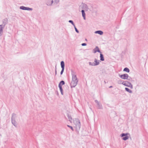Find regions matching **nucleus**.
<instances>
[{"label":"nucleus","mask_w":148,"mask_h":148,"mask_svg":"<svg viewBox=\"0 0 148 148\" xmlns=\"http://www.w3.org/2000/svg\"><path fill=\"white\" fill-rule=\"evenodd\" d=\"M67 126L68 127H69L70 128L72 131H73L74 129L72 126L69 125H67Z\"/></svg>","instance_id":"nucleus-27"},{"label":"nucleus","mask_w":148,"mask_h":148,"mask_svg":"<svg viewBox=\"0 0 148 148\" xmlns=\"http://www.w3.org/2000/svg\"><path fill=\"white\" fill-rule=\"evenodd\" d=\"M125 82L124 81H123L121 79H119L117 81V83L118 84H122L123 85L124 83H125Z\"/></svg>","instance_id":"nucleus-16"},{"label":"nucleus","mask_w":148,"mask_h":148,"mask_svg":"<svg viewBox=\"0 0 148 148\" xmlns=\"http://www.w3.org/2000/svg\"><path fill=\"white\" fill-rule=\"evenodd\" d=\"M68 117L69 121L71 122V121L72 120V117H71V116L70 115H68Z\"/></svg>","instance_id":"nucleus-24"},{"label":"nucleus","mask_w":148,"mask_h":148,"mask_svg":"<svg viewBox=\"0 0 148 148\" xmlns=\"http://www.w3.org/2000/svg\"><path fill=\"white\" fill-rule=\"evenodd\" d=\"M82 8L84 10L87 11L88 10V8L87 5L85 3H83L82 5Z\"/></svg>","instance_id":"nucleus-12"},{"label":"nucleus","mask_w":148,"mask_h":148,"mask_svg":"<svg viewBox=\"0 0 148 148\" xmlns=\"http://www.w3.org/2000/svg\"><path fill=\"white\" fill-rule=\"evenodd\" d=\"M128 135L130 136V134L128 133H122L121 134V136L123 137L122 139L124 140H126L128 139L129 138Z\"/></svg>","instance_id":"nucleus-4"},{"label":"nucleus","mask_w":148,"mask_h":148,"mask_svg":"<svg viewBox=\"0 0 148 148\" xmlns=\"http://www.w3.org/2000/svg\"><path fill=\"white\" fill-rule=\"evenodd\" d=\"M125 89L126 90V91H127V92H129L130 93H132V92L131 90H130L129 89L127 88H125Z\"/></svg>","instance_id":"nucleus-20"},{"label":"nucleus","mask_w":148,"mask_h":148,"mask_svg":"<svg viewBox=\"0 0 148 148\" xmlns=\"http://www.w3.org/2000/svg\"><path fill=\"white\" fill-rule=\"evenodd\" d=\"M14 116H15V114H13L12 116L11 117L12 123L14 126L16 127L17 126V123L15 120V118H14Z\"/></svg>","instance_id":"nucleus-7"},{"label":"nucleus","mask_w":148,"mask_h":148,"mask_svg":"<svg viewBox=\"0 0 148 148\" xmlns=\"http://www.w3.org/2000/svg\"><path fill=\"white\" fill-rule=\"evenodd\" d=\"M95 102L97 103V108L99 109H102L103 107L102 106V105L97 100H95Z\"/></svg>","instance_id":"nucleus-11"},{"label":"nucleus","mask_w":148,"mask_h":148,"mask_svg":"<svg viewBox=\"0 0 148 148\" xmlns=\"http://www.w3.org/2000/svg\"><path fill=\"white\" fill-rule=\"evenodd\" d=\"M20 9L23 10H27L32 11L33 9L31 8L25 7L24 6H21L20 7Z\"/></svg>","instance_id":"nucleus-10"},{"label":"nucleus","mask_w":148,"mask_h":148,"mask_svg":"<svg viewBox=\"0 0 148 148\" xmlns=\"http://www.w3.org/2000/svg\"><path fill=\"white\" fill-rule=\"evenodd\" d=\"M69 22L70 23H71V24L74 26V25H75V24H74L73 21L72 20H69Z\"/></svg>","instance_id":"nucleus-25"},{"label":"nucleus","mask_w":148,"mask_h":148,"mask_svg":"<svg viewBox=\"0 0 148 148\" xmlns=\"http://www.w3.org/2000/svg\"><path fill=\"white\" fill-rule=\"evenodd\" d=\"M4 27L3 26V25H0V36L2 35L3 32V29Z\"/></svg>","instance_id":"nucleus-15"},{"label":"nucleus","mask_w":148,"mask_h":148,"mask_svg":"<svg viewBox=\"0 0 148 148\" xmlns=\"http://www.w3.org/2000/svg\"><path fill=\"white\" fill-rule=\"evenodd\" d=\"M58 87H59V88L60 90V91L61 92V94L62 95H63V89H62V86H60V85L59 86H58Z\"/></svg>","instance_id":"nucleus-21"},{"label":"nucleus","mask_w":148,"mask_h":148,"mask_svg":"<svg viewBox=\"0 0 148 148\" xmlns=\"http://www.w3.org/2000/svg\"><path fill=\"white\" fill-rule=\"evenodd\" d=\"M112 86H111L109 87L110 88H112Z\"/></svg>","instance_id":"nucleus-30"},{"label":"nucleus","mask_w":148,"mask_h":148,"mask_svg":"<svg viewBox=\"0 0 148 148\" xmlns=\"http://www.w3.org/2000/svg\"><path fill=\"white\" fill-rule=\"evenodd\" d=\"M65 84L64 82L63 81H60L59 83V84L58 85V86H59L60 85V86H62V85H64Z\"/></svg>","instance_id":"nucleus-22"},{"label":"nucleus","mask_w":148,"mask_h":148,"mask_svg":"<svg viewBox=\"0 0 148 148\" xmlns=\"http://www.w3.org/2000/svg\"><path fill=\"white\" fill-rule=\"evenodd\" d=\"M128 80H129V81H131V80L130 79H128Z\"/></svg>","instance_id":"nucleus-31"},{"label":"nucleus","mask_w":148,"mask_h":148,"mask_svg":"<svg viewBox=\"0 0 148 148\" xmlns=\"http://www.w3.org/2000/svg\"><path fill=\"white\" fill-rule=\"evenodd\" d=\"M82 14V16L84 18V19L85 20L86 19V17H85V14L84 12V10H82L81 11Z\"/></svg>","instance_id":"nucleus-18"},{"label":"nucleus","mask_w":148,"mask_h":148,"mask_svg":"<svg viewBox=\"0 0 148 148\" xmlns=\"http://www.w3.org/2000/svg\"><path fill=\"white\" fill-rule=\"evenodd\" d=\"M123 85L126 86L130 87L131 88H133V86L131 83L128 81H125L124 84Z\"/></svg>","instance_id":"nucleus-6"},{"label":"nucleus","mask_w":148,"mask_h":148,"mask_svg":"<svg viewBox=\"0 0 148 148\" xmlns=\"http://www.w3.org/2000/svg\"><path fill=\"white\" fill-rule=\"evenodd\" d=\"M74 127L75 128L77 132L79 131L81 127L80 122L79 120L77 119H75L73 120Z\"/></svg>","instance_id":"nucleus-2"},{"label":"nucleus","mask_w":148,"mask_h":148,"mask_svg":"<svg viewBox=\"0 0 148 148\" xmlns=\"http://www.w3.org/2000/svg\"><path fill=\"white\" fill-rule=\"evenodd\" d=\"M56 73H56H56H55V74L56 75Z\"/></svg>","instance_id":"nucleus-29"},{"label":"nucleus","mask_w":148,"mask_h":148,"mask_svg":"<svg viewBox=\"0 0 148 148\" xmlns=\"http://www.w3.org/2000/svg\"><path fill=\"white\" fill-rule=\"evenodd\" d=\"M123 71L126 72L127 73H129L130 72V70L128 68L126 67L124 69Z\"/></svg>","instance_id":"nucleus-23"},{"label":"nucleus","mask_w":148,"mask_h":148,"mask_svg":"<svg viewBox=\"0 0 148 148\" xmlns=\"http://www.w3.org/2000/svg\"><path fill=\"white\" fill-rule=\"evenodd\" d=\"M94 62H95L92 63L89 62V64L90 65L92 66H95L99 65V60L97 61L96 59H95Z\"/></svg>","instance_id":"nucleus-5"},{"label":"nucleus","mask_w":148,"mask_h":148,"mask_svg":"<svg viewBox=\"0 0 148 148\" xmlns=\"http://www.w3.org/2000/svg\"><path fill=\"white\" fill-rule=\"evenodd\" d=\"M100 60L101 61H103L104 60L103 56L102 53L100 54Z\"/></svg>","instance_id":"nucleus-19"},{"label":"nucleus","mask_w":148,"mask_h":148,"mask_svg":"<svg viewBox=\"0 0 148 148\" xmlns=\"http://www.w3.org/2000/svg\"><path fill=\"white\" fill-rule=\"evenodd\" d=\"M82 46H85L86 45V43H83L81 44Z\"/></svg>","instance_id":"nucleus-28"},{"label":"nucleus","mask_w":148,"mask_h":148,"mask_svg":"<svg viewBox=\"0 0 148 148\" xmlns=\"http://www.w3.org/2000/svg\"><path fill=\"white\" fill-rule=\"evenodd\" d=\"M72 80L70 84L71 88L75 87L77 85L78 80L76 75L73 72H72Z\"/></svg>","instance_id":"nucleus-1"},{"label":"nucleus","mask_w":148,"mask_h":148,"mask_svg":"<svg viewBox=\"0 0 148 148\" xmlns=\"http://www.w3.org/2000/svg\"><path fill=\"white\" fill-rule=\"evenodd\" d=\"M94 53H95L97 52L99 53H101L99 49L98 46H96L93 50Z\"/></svg>","instance_id":"nucleus-14"},{"label":"nucleus","mask_w":148,"mask_h":148,"mask_svg":"<svg viewBox=\"0 0 148 148\" xmlns=\"http://www.w3.org/2000/svg\"><path fill=\"white\" fill-rule=\"evenodd\" d=\"M95 34H98L100 35H102L103 33V32L102 31L100 30L96 31L95 32Z\"/></svg>","instance_id":"nucleus-17"},{"label":"nucleus","mask_w":148,"mask_h":148,"mask_svg":"<svg viewBox=\"0 0 148 148\" xmlns=\"http://www.w3.org/2000/svg\"><path fill=\"white\" fill-rule=\"evenodd\" d=\"M60 64L61 68L62 69V70L60 72V74L62 75L64 71V63L63 61H62L60 63Z\"/></svg>","instance_id":"nucleus-9"},{"label":"nucleus","mask_w":148,"mask_h":148,"mask_svg":"<svg viewBox=\"0 0 148 148\" xmlns=\"http://www.w3.org/2000/svg\"><path fill=\"white\" fill-rule=\"evenodd\" d=\"M59 1V0H46V4L48 6L52 5V4H57Z\"/></svg>","instance_id":"nucleus-3"},{"label":"nucleus","mask_w":148,"mask_h":148,"mask_svg":"<svg viewBox=\"0 0 148 148\" xmlns=\"http://www.w3.org/2000/svg\"><path fill=\"white\" fill-rule=\"evenodd\" d=\"M74 28L75 29V31L78 33H79V31L77 30V28H76L75 25H74Z\"/></svg>","instance_id":"nucleus-26"},{"label":"nucleus","mask_w":148,"mask_h":148,"mask_svg":"<svg viewBox=\"0 0 148 148\" xmlns=\"http://www.w3.org/2000/svg\"><path fill=\"white\" fill-rule=\"evenodd\" d=\"M119 76L121 78L124 79H127L129 77V75L127 74H124L121 75H119Z\"/></svg>","instance_id":"nucleus-8"},{"label":"nucleus","mask_w":148,"mask_h":148,"mask_svg":"<svg viewBox=\"0 0 148 148\" xmlns=\"http://www.w3.org/2000/svg\"><path fill=\"white\" fill-rule=\"evenodd\" d=\"M8 22V20L7 18H5L3 20L2 22L3 24L2 25H3V27H5V25L7 24Z\"/></svg>","instance_id":"nucleus-13"}]
</instances>
